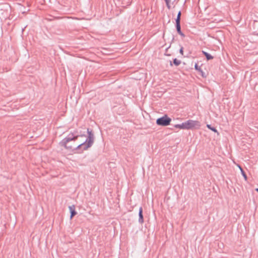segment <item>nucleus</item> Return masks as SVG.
<instances>
[{"label":"nucleus","instance_id":"1","mask_svg":"<svg viewBox=\"0 0 258 258\" xmlns=\"http://www.w3.org/2000/svg\"><path fill=\"white\" fill-rule=\"evenodd\" d=\"M79 137H80V136L77 134V131L71 133L67 137L59 142V145L63 147L67 150L78 151L76 152V153H82L84 151L87 150L90 148L94 142V137H88L85 142L79 145L76 148L68 144L71 141H76L78 139Z\"/></svg>","mask_w":258,"mask_h":258},{"label":"nucleus","instance_id":"2","mask_svg":"<svg viewBox=\"0 0 258 258\" xmlns=\"http://www.w3.org/2000/svg\"><path fill=\"white\" fill-rule=\"evenodd\" d=\"M200 126V122L199 121L188 120L181 124H175L174 127L182 130H192L195 128H199Z\"/></svg>","mask_w":258,"mask_h":258},{"label":"nucleus","instance_id":"3","mask_svg":"<svg viewBox=\"0 0 258 258\" xmlns=\"http://www.w3.org/2000/svg\"><path fill=\"white\" fill-rule=\"evenodd\" d=\"M171 121V119L167 115H164L163 116L158 118L156 120V123L158 125L167 126L170 124Z\"/></svg>","mask_w":258,"mask_h":258},{"label":"nucleus","instance_id":"4","mask_svg":"<svg viewBox=\"0 0 258 258\" xmlns=\"http://www.w3.org/2000/svg\"><path fill=\"white\" fill-rule=\"evenodd\" d=\"M69 208L71 213L70 218L71 219H72V218L77 214V212L75 210V207L74 205H72L69 206Z\"/></svg>","mask_w":258,"mask_h":258},{"label":"nucleus","instance_id":"5","mask_svg":"<svg viewBox=\"0 0 258 258\" xmlns=\"http://www.w3.org/2000/svg\"><path fill=\"white\" fill-rule=\"evenodd\" d=\"M139 222L141 224H142L144 223V218H143V208L142 207H140L139 209Z\"/></svg>","mask_w":258,"mask_h":258},{"label":"nucleus","instance_id":"6","mask_svg":"<svg viewBox=\"0 0 258 258\" xmlns=\"http://www.w3.org/2000/svg\"><path fill=\"white\" fill-rule=\"evenodd\" d=\"M202 53L205 56L207 60H209L212 59L213 58V56H212L209 53H208L204 50L202 51Z\"/></svg>","mask_w":258,"mask_h":258},{"label":"nucleus","instance_id":"7","mask_svg":"<svg viewBox=\"0 0 258 258\" xmlns=\"http://www.w3.org/2000/svg\"><path fill=\"white\" fill-rule=\"evenodd\" d=\"M181 15V11H179V12L178 13L177 16V18L175 19L176 23H180Z\"/></svg>","mask_w":258,"mask_h":258},{"label":"nucleus","instance_id":"8","mask_svg":"<svg viewBox=\"0 0 258 258\" xmlns=\"http://www.w3.org/2000/svg\"><path fill=\"white\" fill-rule=\"evenodd\" d=\"M173 63L175 66H179L180 64L181 61L180 60H178L177 58H174L173 60Z\"/></svg>","mask_w":258,"mask_h":258},{"label":"nucleus","instance_id":"9","mask_svg":"<svg viewBox=\"0 0 258 258\" xmlns=\"http://www.w3.org/2000/svg\"><path fill=\"white\" fill-rule=\"evenodd\" d=\"M175 26H176V28L177 33H178L179 32L181 33V31L180 23H176Z\"/></svg>","mask_w":258,"mask_h":258},{"label":"nucleus","instance_id":"10","mask_svg":"<svg viewBox=\"0 0 258 258\" xmlns=\"http://www.w3.org/2000/svg\"><path fill=\"white\" fill-rule=\"evenodd\" d=\"M207 126L209 129L211 130V131H213L214 132L218 133L217 129L215 127L212 126L211 125L207 124Z\"/></svg>","mask_w":258,"mask_h":258},{"label":"nucleus","instance_id":"11","mask_svg":"<svg viewBox=\"0 0 258 258\" xmlns=\"http://www.w3.org/2000/svg\"><path fill=\"white\" fill-rule=\"evenodd\" d=\"M87 133H88V137H94V134L92 130H90L89 128L87 129Z\"/></svg>","mask_w":258,"mask_h":258},{"label":"nucleus","instance_id":"12","mask_svg":"<svg viewBox=\"0 0 258 258\" xmlns=\"http://www.w3.org/2000/svg\"><path fill=\"white\" fill-rule=\"evenodd\" d=\"M239 168L240 169L242 176L244 178L245 180H247V176H246L245 173L244 172V171H243V170L242 169V168L241 167H240L239 166Z\"/></svg>","mask_w":258,"mask_h":258},{"label":"nucleus","instance_id":"13","mask_svg":"<svg viewBox=\"0 0 258 258\" xmlns=\"http://www.w3.org/2000/svg\"><path fill=\"white\" fill-rule=\"evenodd\" d=\"M195 68L196 70L202 71L200 67H199L197 63L195 66Z\"/></svg>","mask_w":258,"mask_h":258},{"label":"nucleus","instance_id":"14","mask_svg":"<svg viewBox=\"0 0 258 258\" xmlns=\"http://www.w3.org/2000/svg\"><path fill=\"white\" fill-rule=\"evenodd\" d=\"M179 53L183 55V47L182 46H181L180 49H179Z\"/></svg>","mask_w":258,"mask_h":258},{"label":"nucleus","instance_id":"15","mask_svg":"<svg viewBox=\"0 0 258 258\" xmlns=\"http://www.w3.org/2000/svg\"><path fill=\"white\" fill-rule=\"evenodd\" d=\"M166 3V6L167 7V8L169 9H170V1H168V3L167 2H165Z\"/></svg>","mask_w":258,"mask_h":258},{"label":"nucleus","instance_id":"16","mask_svg":"<svg viewBox=\"0 0 258 258\" xmlns=\"http://www.w3.org/2000/svg\"><path fill=\"white\" fill-rule=\"evenodd\" d=\"M178 34H179L181 36H182V37H185V35H184V34L182 32H181V33H180V32L178 33Z\"/></svg>","mask_w":258,"mask_h":258},{"label":"nucleus","instance_id":"17","mask_svg":"<svg viewBox=\"0 0 258 258\" xmlns=\"http://www.w3.org/2000/svg\"><path fill=\"white\" fill-rule=\"evenodd\" d=\"M58 19V18H54L53 19H48V20L49 21H52V20H53V19Z\"/></svg>","mask_w":258,"mask_h":258},{"label":"nucleus","instance_id":"18","mask_svg":"<svg viewBox=\"0 0 258 258\" xmlns=\"http://www.w3.org/2000/svg\"><path fill=\"white\" fill-rule=\"evenodd\" d=\"M165 2L168 3V1H171V0H164Z\"/></svg>","mask_w":258,"mask_h":258},{"label":"nucleus","instance_id":"19","mask_svg":"<svg viewBox=\"0 0 258 258\" xmlns=\"http://www.w3.org/2000/svg\"><path fill=\"white\" fill-rule=\"evenodd\" d=\"M255 190L258 192V188H255Z\"/></svg>","mask_w":258,"mask_h":258},{"label":"nucleus","instance_id":"20","mask_svg":"<svg viewBox=\"0 0 258 258\" xmlns=\"http://www.w3.org/2000/svg\"><path fill=\"white\" fill-rule=\"evenodd\" d=\"M170 66H172V62H171V61H170Z\"/></svg>","mask_w":258,"mask_h":258}]
</instances>
